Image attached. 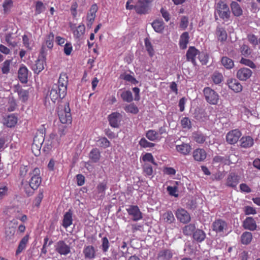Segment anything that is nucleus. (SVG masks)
Instances as JSON below:
<instances>
[{
  "label": "nucleus",
  "mask_w": 260,
  "mask_h": 260,
  "mask_svg": "<svg viewBox=\"0 0 260 260\" xmlns=\"http://www.w3.org/2000/svg\"><path fill=\"white\" fill-rule=\"evenodd\" d=\"M57 114L59 120L62 123L67 124L71 123L72 116L69 103H67L64 105H60L57 108Z\"/></svg>",
  "instance_id": "nucleus-1"
},
{
  "label": "nucleus",
  "mask_w": 260,
  "mask_h": 260,
  "mask_svg": "<svg viewBox=\"0 0 260 260\" xmlns=\"http://www.w3.org/2000/svg\"><path fill=\"white\" fill-rule=\"evenodd\" d=\"M215 11L218 14L219 17L224 21L230 19L231 12L226 4L219 1L215 5Z\"/></svg>",
  "instance_id": "nucleus-2"
},
{
  "label": "nucleus",
  "mask_w": 260,
  "mask_h": 260,
  "mask_svg": "<svg viewBox=\"0 0 260 260\" xmlns=\"http://www.w3.org/2000/svg\"><path fill=\"white\" fill-rule=\"evenodd\" d=\"M40 174V170L38 168H35L30 171V179L29 181V185L34 190L37 189L41 183L42 178Z\"/></svg>",
  "instance_id": "nucleus-3"
},
{
  "label": "nucleus",
  "mask_w": 260,
  "mask_h": 260,
  "mask_svg": "<svg viewBox=\"0 0 260 260\" xmlns=\"http://www.w3.org/2000/svg\"><path fill=\"white\" fill-rule=\"evenodd\" d=\"M203 93L206 101L212 105H216L219 100V95L217 93L210 87L204 88Z\"/></svg>",
  "instance_id": "nucleus-4"
},
{
  "label": "nucleus",
  "mask_w": 260,
  "mask_h": 260,
  "mask_svg": "<svg viewBox=\"0 0 260 260\" xmlns=\"http://www.w3.org/2000/svg\"><path fill=\"white\" fill-rule=\"evenodd\" d=\"M66 95H62L58 86L55 84L52 86L51 89L49 91L46 98L47 99L50 98L53 103H55L56 100L58 99H62Z\"/></svg>",
  "instance_id": "nucleus-5"
},
{
  "label": "nucleus",
  "mask_w": 260,
  "mask_h": 260,
  "mask_svg": "<svg viewBox=\"0 0 260 260\" xmlns=\"http://www.w3.org/2000/svg\"><path fill=\"white\" fill-rule=\"evenodd\" d=\"M148 0H139L135 5V11L139 14H145L149 10Z\"/></svg>",
  "instance_id": "nucleus-6"
},
{
  "label": "nucleus",
  "mask_w": 260,
  "mask_h": 260,
  "mask_svg": "<svg viewBox=\"0 0 260 260\" xmlns=\"http://www.w3.org/2000/svg\"><path fill=\"white\" fill-rule=\"evenodd\" d=\"M128 215L132 217V220L137 221L143 218L142 213L137 205H130L126 209Z\"/></svg>",
  "instance_id": "nucleus-7"
},
{
  "label": "nucleus",
  "mask_w": 260,
  "mask_h": 260,
  "mask_svg": "<svg viewBox=\"0 0 260 260\" xmlns=\"http://www.w3.org/2000/svg\"><path fill=\"white\" fill-rule=\"evenodd\" d=\"M55 251L60 255H67L71 252V247L63 240H59L55 245Z\"/></svg>",
  "instance_id": "nucleus-8"
},
{
  "label": "nucleus",
  "mask_w": 260,
  "mask_h": 260,
  "mask_svg": "<svg viewBox=\"0 0 260 260\" xmlns=\"http://www.w3.org/2000/svg\"><path fill=\"white\" fill-rule=\"evenodd\" d=\"M252 74V71L249 68H241L237 71L236 77L240 81H246L250 78Z\"/></svg>",
  "instance_id": "nucleus-9"
},
{
  "label": "nucleus",
  "mask_w": 260,
  "mask_h": 260,
  "mask_svg": "<svg viewBox=\"0 0 260 260\" xmlns=\"http://www.w3.org/2000/svg\"><path fill=\"white\" fill-rule=\"evenodd\" d=\"M98 10V7L96 4H93L90 7L86 16L87 26L90 27L92 25L96 17V13L97 12Z\"/></svg>",
  "instance_id": "nucleus-10"
},
{
  "label": "nucleus",
  "mask_w": 260,
  "mask_h": 260,
  "mask_svg": "<svg viewBox=\"0 0 260 260\" xmlns=\"http://www.w3.org/2000/svg\"><path fill=\"white\" fill-rule=\"evenodd\" d=\"M241 136V132L238 129H234L229 132L226 136V142L230 144L237 143Z\"/></svg>",
  "instance_id": "nucleus-11"
},
{
  "label": "nucleus",
  "mask_w": 260,
  "mask_h": 260,
  "mask_svg": "<svg viewBox=\"0 0 260 260\" xmlns=\"http://www.w3.org/2000/svg\"><path fill=\"white\" fill-rule=\"evenodd\" d=\"M228 228L226 222L222 219H218L215 220L212 223L213 231L216 233H222L226 230Z\"/></svg>",
  "instance_id": "nucleus-12"
},
{
  "label": "nucleus",
  "mask_w": 260,
  "mask_h": 260,
  "mask_svg": "<svg viewBox=\"0 0 260 260\" xmlns=\"http://www.w3.org/2000/svg\"><path fill=\"white\" fill-rule=\"evenodd\" d=\"M176 216L178 220L181 222L186 223L190 221L189 214L184 209H178L176 212Z\"/></svg>",
  "instance_id": "nucleus-13"
},
{
  "label": "nucleus",
  "mask_w": 260,
  "mask_h": 260,
  "mask_svg": "<svg viewBox=\"0 0 260 260\" xmlns=\"http://www.w3.org/2000/svg\"><path fill=\"white\" fill-rule=\"evenodd\" d=\"M239 182V176L235 173H230L227 177L225 184L226 186L235 188Z\"/></svg>",
  "instance_id": "nucleus-14"
},
{
  "label": "nucleus",
  "mask_w": 260,
  "mask_h": 260,
  "mask_svg": "<svg viewBox=\"0 0 260 260\" xmlns=\"http://www.w3.org/2000/svg\"><path fill=\"white\" fill-rule=\"evenodd\" d=\"M46 60L38 58L31 64V69L35 74H39L44 69Z\"/></svg>",
  "instance_id": "nucleus-15"
},
{
  "label": "nucleus",
  "mask_w": 260,
  "mask_h": 260,
  "mask_svg": "<svg viewBox=\"0 0 260 260\" xmlns=\"http://www.w3.org/2000/svg\"><path fill=\"white\" fill-rule=\"evenodd\" d=\"M68 77L66 74H60L57 86H58L62 95L67 94Z\"/></svg>",
  "instance_id": "nucleus-16"
},
{
  "label": "nucleus",
  "mask_w": 260,
  "mask_h": 260,
  "mask_svg": "<svg viewBox=\"0 0 260 260\" xmlns=\"http://www.w3.org/2000/svg\"><path fill=\"white\" fill-rule=\"evenodd\" d=\"M121 115L118 112H113L108 116L110 125L113 127H118L120 121Z\"/></svg>",
  "instance_id": "nucleus-17"
},
{
  "label": "nucleus",
  "mask_w": 260,
  "mask_h": 260,
  "mask_svg": "<svg viewBox=\"0 0 260 260\" xmlns=\"http://www.w3.org/2000/svg\"><path fill=\"white\" fill-rule=\"evenodd\" d=\"M59 141L57 136L53 133H51L49 137L48 140L46 142L45 145L48 149H50L52 147H56L58 146Z\"/></svg>",
  "instance_id": "nucleus-18"
},
{
  "label": "nucleus",
  "mask_w": 260,
  "mask_h": 260,
  "mask_svg": "<svg viewBox=\"0 0 260 260\" xmlns=\"http://www.w3.org/2000/svg\"><path fill=\"white\" fill-rule=\"evenodd\" d=\"M194 159L197 161H203L207 157V153L204 149L197 148L192 153Z\"/></svg>",
  "instance_id": "nucleus-19"
},
{
  "label": "nucleus",
  "mask_w": 260,
  "mask_h": 260,
  "mask_svg": "<svg viewBox=\"0 0 260 260\" xmlns=\"http://www.w3.org/2000/svg\"><path fill=\"white\" fill-rule=\"evenodd\" d=\"M199 54V51L194 47H189L186 52L187 60L191 61L194 65H196V62L195 58Z\"/></svg>",
  "instance_id": "nucleus-20"
},
{
  "label": "nucleus",
  "mask_w": 260,
  "mask_h": 260,
  "mask_svg": "<svg viewBox=\"0 0 260 260\" xmlns=\"http://www.w3.org/2000/svg\"><path fill=\"white\" fill-rule=\"evenodd\" d=\"M28 72L27 68L22 65L18 72V77L20 81L22 83H26L28 81Z\"/></svg>",
  "instance_id": "nucleus-21"
},
{
  "label": "nucleus",
  "mask_w": 260,
  "mask_h": 260,
  "mask_svg": "<svg viewBox=\"0 0 260 260\" xmlns=\"http://www.w3.org/2000/svg\"><path fill=\"white\" fill-rule=\"evenodd\" d=\"M243 228L245 229L253 231L256 229V221L252 217H247L243 221Z\"/></svg>",
  "instance_id": "nucleus-22"
},
{
  "label": "nucleus",
  "mask_w": 260,
  "mask_h": 260,
  "mask_svg": "<svg viewBox=\"0 0 260 260\" xmlns=\"http://www.w3.org/2000/svg\"><path fill=\"white\" fill-rule=\"evenodd\" d=\"M229 87L235 92H239L242 90V86L236 79H230L227 81Z\"/></svg>",
  "instance_id": "nucleus-23"
},
{
  "label": "nucleus",
  "mask_w": 260,
  "mask_h": 260,
  "mask_svg": "<svg viewBox=\"0 0 260 260\" xmlns=\"http://www.w3.org/2000/svg\"><path fill=\"white\" fill-rule=\"evenodd\" d=\"M107 188V184L105 182H101L98 185L96 193V198L98 200H102L104 198Z\"/></svg>",
  "instance_id": "nucleus-24"
},
{
  "label": "nucleus",
  "mask_w": 260,
  "mask_h": 260,
  "mask_svg": "<svg viewBox=\"0 0 260 260\" xmlns=\"http://www.w3.org/2000/svg\"><path fill=\"white\" fill-rule=\"evenodd\" d=\"M83 252L85 259H91L95 257V248L92 246H85Z\"/></svg>",
  "instance_id": "nucleus-25"
},
{
  "label": "nucleus",
  "mask_w": 260,
  "mask_h": 260,
  "mask_svg": "<svg viewBox=\"0 0 260 260\" xmlns=\"http://www.w3.org/2000/svg\"><path fill=\"white\" fill-rule=\"evenodd\" d=\"M73 223V212L71 210L67 212L64 216L62 225L64 228L70 226Z\"/></svg>",
  "instance_id": "nucleus-26"
},
{
  "label": "nucleus",
  "mask_w": 260,
  "mask_h": 260,
  "mask_svg": "<svg viewBox=\"0 0 260 260\" xmlns=\"http://www.w3.org/2000/svg\"><path fill=\"white\" fill-rule=\"evenodd\" d=\"M216 35L218 40L223 42L226 41L227 39V33L224 28L218 26L216 29Z\"/></svg>",
  "instance_id": "nucleus-27"
},
{
  "label": "nucleus",
  "mask_w": 260,
  "mask_h": 260,
  "mask_svg": "<svg viewBox=\"0 0 260 260\" xmlns=\"http://www.w3.org/2000/svg\"><path fill=\"white\" fill-rule=\"evenodd\" d=\"M206 237L205 233L200 229L196 230L192 235L193 240L199 243L203 241L205 239Z\"/></svg>",
  "instance_id": "nucleus-28"
},
{
  "label": "nucleus",
  "mask_w": 260,
  "mask_h": 260,
  "mask_svg": "<svg viewBox=\"0 0 260 260\" xmlns=\"http://www.w3.org/2000/svg\"><path fill=\"white\" fill-rule=\"evenodd\" d=\"M230 6L234 16L239 17L242 15L243 10L238 3L233 1L231 3Z\"/></svg>",
  "instance_id": "nucleus-29"
},
{
  "label": "nucleus",
  "mask_w": 260,
  "mask_h": 260,
  "mask_svg": "<svg viewBox=\"0 0 260 260\" xmlns=\"http://www.w3.org/2000/svg\"><path fill=\"white\" fill-rule=\"evenodd\" d=\"M173 256V253L170 249H165L159 251L157 258L163 260L170 259Z\"/></svg>",
  "instance_id": "nucleus-30"
},
{
  "label": "nucleus",
  "mask_w": 260,
  "mask_h": 260,
  "mask_svg": "<svg viewBox=\"0 0 260 260\" xmlns=\"http://www.w3.org/2000/svg\"><path fill=\"white\" fill-rule=\"evenodd\" d=\"M189 42V35L187 32H184L180 36L179 46L180 48L184 49L187 47Z\"/></svg>",
  "instance_id": "nucleus-31"
},
{
  "label": "nucleus",
  "mask_w": 260,
  "mask_h": 260,
  "mask_svg": "<svg viewBox=\"0 0 260 260\" xmlns=\"http://www.w3.org/2000/svg\"><path fill=\"white\" fill-rule=\"evenodd\" d=\"M89 157L93 162H98L101 157V153L99 149H92L89 154Z\"/></svg>",
  "instance_id": "nucleus-32"
},
{
  "label": "nucleus",
  "mask_w": 260,
  "mask_h": 260,
  "mask_svg": "<svg viewBox=\"0 0 260 260\" xmlns=\"http://www.w3.org/2000/svg\"><path fill=\"white\" fill-rule=\"evenodd\" d=\"M176 149L179 152L183 155H187L190 152L191 148L189 144L183 143L181 145H177Z\"/></svg>",
  "instance_id": "nucleus-33"
},
{
  "label": "nucleus",
  "mask_w": 260,
  "mask_h": 260,
  "mask_svg": "<svg viewBox=\"0 0 260 260\" xmlns=\"http://www.w3.org/2000/svg\"><path fill=\"white\" fill-rule=\"evenodd\" d=\"M196 229V228L194 224L190 223L182 228V233L185 236H191L193 235Z\"/></svg>",
  "instance_id": "nucleus-34"
},
{
  "label": "nucleus",
  "mask_w": 260,
  "mask_h": 260,
  "mask_svg": "<svg viewBox=\"0 0 260 260\" xmlns=\"http://www.w3.org/2000/svg\"><path fill=\"white\" fill-rule=\"evenodd\" d=\"M28 239L29 236L26 235L21 239L16 252V254L17 255L19 254L25 249L26 244L28 242Z\"/></svg>",
  "instance_id": "nucleus-35"
},
{
  "label": "nucleus",
  "mask_w": 260,
  "mask_h": 260,
  "mask_svg": "<svg viewBox=\"0 0 260 260\" xmlns=\"http://www.w3.org/2000/svg\"><path fill=\"white\" fill-rule=\"evenodd\" d=\"M241 146L243 148H248L253 144L252 138L249 136L242 137L241 140Z\"/></svg>",
  "instance_id": "nucleus-36"
},
{
  "label": "nucleus",
  "mask_w": 260,
  "mask_h": 260,
  "mask_svg": "<svg viewBox=\"0 0 260 260\" xmlns=\"http://www.w3.org/2000/svg\"><path fill=\"white\" fill-rule=\"evenodd\" d=\"M252 239V235L251 233L249 232H244L241 236V243L245 245L249 244Z\"/></svg>",
  "instance_id": "nucleus-37"
},
{
  "label": "nucleus",
  "mask_w": 260,
  "mask_h": 260,
  "mask_svg": "<svg viewBox=\"0 0 260 260\" xmlns=\"http://www.w3.org/2000/svg\"><path fill=\"white\" fill-rule=\"evenodd\" d=\"M17 117L14 114H12V115H9L5 119V124L8 127H12L15 125V124L17 123Z\"/></svg>",
  "instance_id": "nucleus-38"
},
{
  "label": "nucleus",
  "mask_w": 260,
  "mask_h": 260,
  "mask_svg": "<svg viewBox=\"0 0 260 260\" xmlns=\"http://www.w3.org/2000/svg\"><path fill=\"white\" fill-rule=\"evenodd\" d=\"M162 219L165 222L170 224L174 221L175 218L172 212L168 211L163 214Z\"/></svg>",
  "instance_id": "nucleus-39"
},
{
  "label": "nucleus",
  "mask_w": 260,
  "mask_h": 260,
  "mask_svg": "<svg viewBox=\"0 0 260 260\" xmlns=\"http://www.w3.org/2000/svg\"><path fill=\"white\" fill-rule=\"evenodd\" d=\"M222 64L226 69H231L234 66V61L233 60L228 57H222L221 60Z\"/></svg>",
  "instance_id": "nucleus-40"
},
{
  "label": "nucleus",
  "mask_w": 260,
  "mask_h": 260,
  "mask_svg": "<svg viewBox=\"0 0 260 260\" xmlns=\"http://www.w3.org/2000/svg\"><path fill=\"white\" fill-rule=\"evenodd\" d=\"M33 169L29 166H21L20 168L19 175L21 177L24 178L27 174L30 176V171Z\"/></svg>",
  "instance_id": "nucleus-41"
},
{
  "label": "nucleus",
  "mask_w": 260,
  "mask_h": 260,
  "mask_svg": "<svg viewBox=\"0 0 260 260\" xmlns=\"http://www.w3.org/2000/svg\"><path fill=\"white\" fill-rule=\"evenodd\" d=\"M192 137L193 140L198 143L202 144L205 142L207 136L202 133H194L193 134Z\"/></svg>",
  "instance_id": "nucleus-42"
},
{
  "label": "nucleus",
  "mask_w": 260,
  "mask_h": 260,
  "mask_svg": "<svg viewBox=\"0 0 260 260\" xmlns=\"http://www.w3.org/2000/svg\"><path fill=\"white\" fill-rule=\"evenodd\" d=\"M17 92L19 99L22 102H25L26 101H27L29 95V93L27 90L20 88L18 89Z\"/></svg>",
  "instance_id": "nucleus-43"
},
{
  "label": "nucleus",
  "mask_w": 260,
  "mask_h": 260,
  "mask_svg": "<svg viewBox=\"0 0 260 260\" xmlns=\"http://www.w3.org/2000/svg\"><path fill=\"white\" fill-rule=\"evenodd\" d=\"M120 96L123 101L125 102L130 103L133 100L132 93L129 90L123 91Z\"/></svg>",
  "instance_id": "nucleus-44"
},
{
  "label": "nucleus",
  "mask_w": 260,
  "mask_h": 260,
  "mask_svg": "<svg viewBox=\"0 0 260 260\" xmlns=\"http://www.w3.org/2000/svg\"><path fill=\"white\" fill-rule=\"evenodd\" d=\"M152 26L156 32H161L164 28V23L162 21L155 20L152 23Z\"/></svg>",
  "instance_id": "nucleus-45"
},
{
  "label": "nucleus",
  "mask_w": 260,
  "mask_h": 260,
  "mask_svg": "<svg viewBox=\"0 0 260 260\" xmlns=\"http://www.w3.org/2000/svg\"><path fill=\"white\" fill-rule=\"evenodd\" d=\"M98 145L104 148H106L110 146V142L106 137L99 138L97 140Z\"/></svg>",
  "instance_id": "nucleus-46"
},
{
  "label": "nucleus",
  "mask_w": 260,
  "mask_h": 260,
  "mask_svg": "<svg viewBox=\"0 0 260 260\" xmlns=\"http://www.w3.org/2000/svg\"><path fill=\"white\" fill-rule=\"evenodd\" d=\"M44 141V138L43 136H40L39 137L38 136H36L34 138V142L32 143V148H34L35 146L38 148H41Z\"/></svg>",
  "instance_id": "nucleus-47"
},
{
  "label": "nucleus",
  "mask_w": 260,
  "mask_h": 260,
  "mask_svg": "<svg viewBox=\"0 0 260 260\" xmlns=\"http://www.w3.org/2000/svg\"><path fill=\"white\" fill-rule=\"evenodd\" d=\"M85 27L84 25H79L75 30H74L73 34L77 38H80L85 32Z\"/></svg>",
  "instance_id": "nucleus-48"
},
{
  "label": "nucleus",
  "mask_w": 260,
  "mask_h": 260,
  "mask_svg": "<svg viewBox=\"0 0 260 260\" xmlns=\"http://www.w3.org/2000/svg\"><path fill=\"white\" fill-rule=\"evenodd\" d=\"M146 137L149 140L153 141L158 139V133L154 130H149L146 133Z\"/></svg>",
  "instance_id": "nucleus-49"
},
{
  "label": "nucleus",
  "mask_w": 260,
  "mask_h": 260,
  "mask_svg": "<svg viewBox=\"0 0 260 260\" xmlns=\"http://www.w3.org/2000/svg\"><path fill=\"white\" fill-rule=\"evenodd\" d=\"M251 11L254 13L258 12L260 10V0H252L251 3Z\"/></svg>",
  "instance_id": "nucleus-50"
},
{
  "label": "nucleus",
  "mask_w": 260,
  "mask_h": 260,
  "mask_svg": "<svg viewBox=\"0 0 260 260\" xmlns=\"http://www.w3.org/2000/svg\"><path fill=\"white\" fill-rule=\"evenodd\" d=\"M212 79L215 84H218L222 81L223 76L221 73L214 72L212 76Z\"/></svg>",
  "instance_id": "nucleus-51"
},
{
  "label": "nucleus",
  "mask_w": 260,
  "mask_h": 260,
  "mask_svg": "<svg viewBox=\"0 0 260 260\" xmlns=\"http://www.w3.org/2000/svg\"><path fill=\"white\" fill-rule=\"evenodd\" d=\"M124 110L126 112L133 114H137L139 112L138 107L134 103L126 106Z\"/></svg>",
  "instance_id": "nucleus-52"
},
{
  "label": "nucleus",
  "mask_w": 260,
  "mask_h": 260,
  "mask_svg": "<svg viewBox=\"0 0 260 260\" xmlns=\"http://www.w3.org/2000/svg\"><path fill=\"white\" fill-rule=\"evenodd\" d=\"M146 49L149 55L152 56L154 55V50L151 42L148 38H146L144 40Z\"/></svg>",
  "instance_id": "nucleus-53"
},
{
  "label": "nucleus",
  "mask_w": 260,
  "mask_h": 260,
  "mask_svg": "<svg viewBox=\"0 0 260 260\" xmlns=\"http://www.w3.org/2000/svg\"><path fill=\"white\" fill-rule=\"evenodd\" d=\"M247 40L254 47L258 44V40L254 34H250L247 35Z\"/></svg>",
  "instance_id": "nucleus-54"
},
{
  "label": "nucleus",
  "mask_w": 260,
  "mask_h": 260,
  "mask_svg": "<svg viewBox=\"0 0 260 260\" xmlns=\"http://www.w3.org/2000/svg\"><path fill=\"white\" fill-rule=\"evenodd\" d=\"M5 40L8 44V46L12 48H14L17 46V43L15 41L13 40L11 33H9L6 35Z\"/></svg>",
  "instance_id": "nucleus-55"
},
{
  "label": "nucleus",
  "mask_w": 260,
  "mask_h": 260,
  "mask_svg": "<svg viewBox=\"0 0 260 260\" xmlns=\"http://www.w3.org/2000/svg\"><path fill=\"white\" fill-rule=\"evenodd\" d=\"M110 246V243L108 238L106 237H104L102 239V245L101 248L103 252H106L108 251Z\"/></svg>",
  "instance_id": "nucleus-56"
},
{
  "label": "nucleus",
  "mask_w": 260,
  "mask_h": 260,
  "mask_svg": "<svg viewBox=\"0 0 260 260\" xmlns=\"http://www.w3.org/2000/svg\"><path fill=\"white\" fill-rule=\"evenodd\" d=\"M54 35L52 32H50L46 40V45L49 49H52L53 46Z\"/></svg>",
  "instance_id": "nucleus-57"
},
{
  "label": "nucleus",
  "mask_w": 260,
  "mask_h": 260,
  "mask_svg": "<svg viewBox=\"0 0 260 260\" xmlns=\"http://www.w3.org/2000/svg\"><path fill=\"white\" fill-rule=\"evenodd\" d=\"M139 145L143 148H151L155 146V144L148 142L145 138H142L139 142Z\"/></svg>",
  "instance_id": "nucleus-58"
},
{
  "label": "nucleus",
  "mask_w": 260,
  "mask_h": 260,
  "mask_svg": "<svg viewBox=\"0 0 260 260\" xmlns=\"http://www.w3.org/2000/svg\"><path fill=\"white\" fill-rule=\"evenodd\" d=\"M240 62L243 64L251 68V69H255L256 68V66L254 63L249 59L242 57L240 60Z\"/></svg>",
  "instance_id": "nucleus-59"
},
{
  "label": "nucleus",
  "mask_w": 260,
  "mask_h": 260,
  "mask_svg": "<svg viewBox=\"0 0 260 260\" xmlns=\"http://www.w3.org/2000/svg\"><path fill=\"white\" fill-rule=\"evenodd\" d=\"M11 62V60H6L4 62L2 68V71L3 74H7L9 72L10 65Z\"/></svg>",
  "instance_id": "nucleus-60"
},
{
  "label": "nucleus",
  "mask_w": 260,
  "mask_h": 260,
  "mask_svg": "<svg viewBox=\"0 0 260 260\" xmlns=\"http://www.w3.org/2000/svg\"><path fill=\"white\" fill-rule=\"evenodd\" d=\"M240 51L242 54L245 56H248L251 54V50L247 45L243 44L240 48Z\"/></svg>",
  "instance_id": "nucleus-61"
},
{
  "label": "nucleus",
  "mask_w": 260,
  "mask_h": 260,
  "mask_svg": "<svg viewBox=\"0 0 260 260\" xmlns=\"http://www.w3.org/2000/svg\"><path fill=\"white\" fill-rule=\"evenodd\" d=\"M15 233V229L14 227H9L6 229V237L8 239H11Z\"/></svg>",
  "instance_id": "nucleus-62"
},
{
  "label": "nucleus",
  "mask_w": 260,
  "mask_h": 260,
  "mask_svg": "<svg viewBox=\"0 0 260 260\" xmlns=\"http://www.w3.org/2000/svg\"><path fill=\"white\" fill-rule=\"evenodd\" d=\"M143 160L144 161H148L152 163L154 165H156V163L154 161L153 155L150 153H146L143 156Z\"/></svg>",
  "instance_id": "nucleus-63"
},
{
  "label": "nucleus",
  "mask_w": 260,
  "mask_h": 260,
  "mask_svg": "<svg viewBox=\"0 0 260 260\" xmlns=\"http://www.w3.org/2000/svg\"><path fill=\"white\" fill-rule=\"evenodd\" d=\"M45 9L44 4L41 1H38L36 4V12L37 14H40L43 12Z\"/></svg>",
  "instance_id": "nucleus-64"
}]
</instances>
